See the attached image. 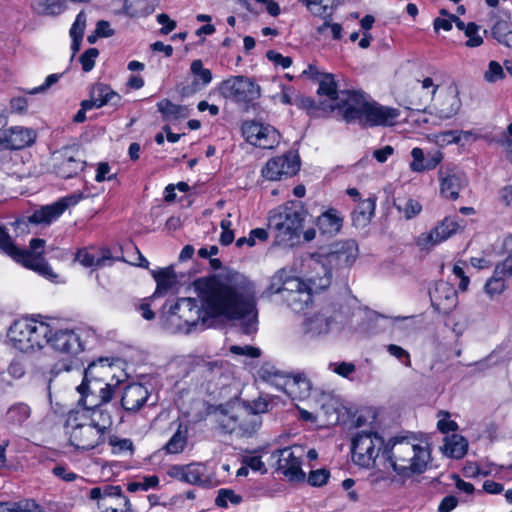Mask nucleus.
<instances>
[{
    "instance_id": "obj_45",
    "label": "nucleus",
    "mask_w": 512,
    "mask_h": 512,
    "mask_svg": "<svg viewBox=\"0 0 512 512\" xmlns=\"http://www.w3.org/2000/svg\"><path fill=\"white\" fill-rule=\"evenodd\" d=\"M187 445V431L181 429V425L169 441L164 446V449L169 454H177L184 450Z\"/></svg>"
},
{
    "instance_id": "obj_36",
    "label": "nucleus",
    "mask_w": 512,
    "mask_h": 512,
    "mask_svg": "<svg viewBox=\"0 0 512 512\" xmlns=\"http://www.w3.org/2000/svg\"><path fill=\"white\" fill-rule=\"evenodd\" d=\"M350 91H343L341 96H338L337 92V84L334 80V76L332 74H322L321 79H319V87L317 93L319 95H326L332 101H335L333 105H331L332 110H337V104L341 101L342 98H346V93Z\"/></svg>"
},
{
    "instance_id": "obj_2",
    "label": "nucleus",
    "mask_w": 512,
    "mask_h": 512,
    "mask_svg": "<svg viewBox=\"0 0 512 512\" xmlns=\"http://www.w3.org/2000/svg\"><path fill=\"white\" fill-rule=\"evenodd\" d=\"M358 247L354 240L339 242L334 249L320 255L314 262L313 271L308 284L298 277L286 281L285 293L282 297L286 305L295 312H301L312 302V293L325 290L331 284L332 269L350 267L357 257Z\"/></svg>"
},
{
    "instance_id": "obj_30",
    "label": "nucleus",
    "mask_w": 512,
    "mask_h": 512,
    "mask_svg": "<svg viewBox=\"0 0 512 512\" xmlns=\"http://www.w3.org/2000/svg\"><path fill=\"white\" fill-rule=\"evenodd\" d=\"M45 246V240L40 238H33L29 243V252L37 259V261L33 260L32 263L34 265H25L28 268H31L40 274L47 276L49 278L56 277L53 273L51 267L44 261L42 258L43 248Z\"/></svg>"
},
{
    "instance_id": "obj_15",
    "label": "nucleus",
    "mask_w": 512,
    "mask_h": 512,
    "mask_svg": "<svg viewBox=\"0 0 512 512\" xmlns=\"http://www.w3.org/2000/svg\"><path fill=\"white\" fill-rule=\"evenodd\" d=\"M85 161L80 157V152L74 147H64L53 154L54 172L63 179L76 176L84 169Z\"/></svg>"
},
{
    "instance_id": "obj_18",
    "label": "nucleus",
    "mask_w": 512,
    "mask_h": 512,
    "mask_svg": "<svg viewBox=\"0 0 512 512\" xmlns=\"http://www.w3.org/2000/svg\"><path fill=\"white\" fill-rule=\"evenodd\" d=\"M36 140L33 129L13 126L0 130V150H19L32 145Z\"/></svg>"
},
{
    "instance_id": "obj_12",
    "label": "nucleus",
    "mask_w": 512,
    "mask_h": 512,
    "mask_svg": "<svg viewBox=\"0 0 512 512\" xmlns=\"http://www.w3.org/2000/svg\"><path fill=\"white\" fill-rule=\"evenodd\" d=\"M83 198V193H73L53 204L42 206L26 218L16 220L14 225L16 228H20L22 225L27 226V223L50 224L58 219L68 207L76 205Z\"/></svg>"
},
{
    "instance_id": "obj_11",
    "label": "nucleus",
    "mask_w": 512,
    "mask_h": 512,
    "mask_svg": "<svg viewBox=\"0 0 512 512\" xmlns=\"http://www.w3.org/2000/svg\"><path fill=\"white\" fill-rule=\"evenodd\" d=\"M344 320L338 304H328L307 316L303 322L304 333L312 338L327 335L332 328Z\"/></svg>"
},
{
    "instance_id": "obj_24",
    "label": "nucleus",
    "mask_w": 512,
    "mask_h": 512,
    "mask_svg": "<svg viewBox=\"0 0 512 512\" xmlns=\"http://www.w3.org/2000/svg\"><path fill=\"white\" fill-rule=\"evenodd\" d=\"M89 498L97 501L99 509L108 508L109 500H115L116 503L124 504L125 507L130 506L129 499L123 495L122 489L118 485L94 487L89 491Z\"/></svg>"
},
{
    "instance_id": "obj_33",
    "label": "nucleus",
    "mask_w": 512,
    "mask_h": 512,
    "mask_svg": "<svg viewBox=\"0 0 512 512\" xmlns=\"http://www.w3.org/2000/svg\"><path fill=\"white\" fill-rule=\"evenodd\" d=\"M461 107V100L455 91H448L438 103L436 114L440 119H450L455 116Z\"/></svg>"
},
{
    "instance_id": "obj_37",
    "label": "nucleus",
    "mask_w": 512,
    "mask_h": 512,
    "mask_svg": "<svg viewBox=\"0 0 512 512\" xmlns=\"http://www.w3.org/2000/svg\"><path fill=\"white\" fill-rule=\"evenodd\" d=\"M467 448L468 442L463 436L452 434L445 438V443L442 449L446 456L461 459L466 455Z\"/></svg>"
},
{
    "instance_id": "obj_16",
    "label": "nucleus",
    "mask_w": 512,
    "mask_h": 512,
    "mask_svg": "<svg viewBox=\"0 0 512 512\" xmlns=\"http://www.w3.org/2000/svg\"><path fill=\"white\" fill-rule=\"evenodd\" d=\"M242 134L248 143L263 149H271L279 142V133L274 127L256 121H245Z\"/></svg>"
},
{
    "instance_id": "obj_13",
    "label": "nucleus",
    "mask_w": 512,
    "mask_h": 512,
    "mask_svg": "<svg viewBox=\"0 0 512 512\" xmlns=\"http://www.w3.org/2000/svg\"><path fill=\"white\" fill-rule=\"evenodd\" d=\"M167 475L175 480L201 487H212L214 481L206 464L193 462L187 465H172Z\"/></svg>"
},
{
    "instance_id": "obj_32",
    "label": "nucleus",
    "mask_w": 512,
    "mask_h": 512,
    "mask_svg": "<svg viewBox=\"0 0 512 512\" xmlns=\"http://www.w3.org/2000/svg\"><path fill=\"white\" fill-rule=\"evenodd\" d=\"M31 407L24 402L12 404L5 413V421L8 426L22 427L31 417Z\"/></svg>"
},
{
    "instance_id": "obj_57",
    "label": "nucleus",
    "mask_w": 512,
    "mask_h": 512,
    "mask_svg": "<svg viewBox=\"0 0 512 512\" xmlns=\"http://www.w3.org/2000/svg\"><path fill=\"white\" fill-rule=\"evenodd\" d=\"M329 368L338 375L346 378L356 370L355 365L350 362L330 363Z\"/></svg>"
},
{
    "instance_id": "obj_56",
    "label": "nucleus",
    "mask_w": 512,
    "mask_h": 512,
    "mask_svg": "<svg viewBox=\"0 0 512 512\" xmlns=\"http://www.w3.org/2000/svg\"><path fill=\"white\" fill-rule=\"evenodd\" d=\"M387 351L392 356L397 358L400 362H402L405 366H407V367L411 366L410 355L402 347L395 345V344H390L387 346Z\"/></svg>"
},
{
    "instance_id": "obj_20",
    "label": "nucleus",
    "mask_w": 512,
    "mask_h": 512,
    "mask_svg": "<svg viewBox=\"0 0 512 512\" xmlns=\"http://www.w3.org/2000/svg\"><path fill=\"white\" fill-rule=\"evenodd\" d=\"M277 457V470L284 474L290 481H303L305 473L301 469V459L290 447L273 452Z\"/></svg>"
},
{
    "instance_id": "obj_28",
    "label": "nucleus",
    "mask_w": 512,
    "mask_h": 512,
    "mask_svg": "<svg viewBox=\"0 0 512 512\" xmlns=\"http://www.w3.org/2000/svg\"><path fill=\"white\" fill-rule=\"evenodd\" d=\"M316 226L321 235L329 238L334 237L342 229L343 216L338 210L329 208L317 217Z\"/></svg>"
},
{
    "instance_id": "obj_46",
    "label": "nucleus",
    "mask_w": 512,
    "mask_h": 512,
    "mask_svg": "<svg viewBox=\"0 0 512 512\" xmlns=\"http://www.w3.org/2000/svg\"><path fill=\"white\" fill-rule=\"evenodd\" d=\"M243 501L240 494L235 493L234 490L229 488L219 489L215 498V504L221 508H227L229 504L233 506L239 505Z\"/></svg>"
},
{
    "instance_id": "obj_63",
    "label": "nucleus",
    "mask_w": 512,
    "mask_h": 512,
    "mask_svg": "<svg viewBox=\"0 0 512 512\" xmlns=\"http://www.w3.org/2000/svg\"><path fill=\"white\" fill-rule=\"evenodd\" d=\"M109 444L116 449L117 452L133 449V443L130 439H119L115 436L109 439Z\"/></svg>"
},
{
    "instance_id": "obj_54",
    "label": "nucleus",
    "mask_w": 512,
    "mask_h": 512,
    "mask_svg": "<svg viewBox=\"0 0 512 512\" xmlns=\"http://www.w3.org/2000/svg\"><path fill=\"white\" fill-rule=\"evenodd\" d=\"M258 375L264 381H274L284 377L283 373L270 364H264L258 371Z\"/></svg>"
},
{
    "instance_id": "obj_43",
    "label": "nucleus",
    "mask_w": 512,
    "mask_h": 512,
    "mask_svg": "<svg viewBox=\"0 0 512 512\" xmlns=\"http://www.w3.org/2000/svg\"><path fill=\"white\" fill-rule=\"evenodd\" d=\"M290 278L285 270H279L272 276L269 286L263 291V296L270 297L273 294H280L283 297L286 281L290 280Z\"/></svg>"
},
{
    "instance_id": "obj_35",
    "label": "nucleus",
    "mask_w": 512,
    "mask_h": 512,
    "mask_svg": "<svg viewBox=\"0 0 512 512\" xmlns=\"http://www.w3.org/2000/svg\"><path fill=\"white\" fill-rule=\"evenodd\" d=\"M375 212V199L362 200L352 212V224L357 228L366 227Z\"/></svg>"
},
{
    "instance_id": "obj_38",
    "label": "nucleus",
    "mask_w": 512,
    "mask_h": 512,
    "mask_svg": "<svg viewBox=\"0 0 512 512\" xmlns=\"http://www.w3.org/2000/svg\"><path fill=\"white\" fill-rule=\"evenodd\" d=\"M76 258L85 267H103L111 265L114 261L109 249H103L101 255H95L86 250H80Z\"/></svg>"
},
{
    "instance_id": "obj_52",
    "label": "nucleus",
    "mask_w": 512,
    "mask_h": 512,
    "mask_svg": "<svg viewBox=\"0 0 512 512\" xmlns=\"http://www.w3.org/2000/svg\"><path fill=\"white\" fill-rule=\"evenodd\" d=\"M99 55L97 48L87 49L79 58L84 72L91 71L95 66V60Z\"/></svg>"
},
{
    "instance_id": "obj_22",
    "label": "nucleus",
    "mask_w": 512,
    "mask_h": 512,
    "mask_svg": "<svg viewBox=\"0 0 512 512\" xmlns=\"http://www.w3.org/2000/svg\"><path fill=\"white\" fill-rule=\"evenodd\" d=\"M121 96L110 86L104 83H96L90 89V98L83 100L81 106L84 109L101 108L105 105H119Z\"/></svg>"
},
{
    "instance_id": "obj_5",
    "label": "nucleus",
    "mask_w": 512,
    "mask_h": 512,
    "mask_svg": "<svg viewBox=\"0 0 512 512\" xmlns=\"http://www.w3.org/2000/svg\"><path fill=\"white\" fill-rule=\"evenodd\" d=\"M104 359L97 362H91L84 370L82 383L77 387L81 395L79 403L86 410H92L96 413L99 408L110 402L117 388L116 385L108 383L106 380L110 375V365L103 364Z\"/></svg>"
},
{
    "instance_id": "obj_14",
    "label": "nucleus",
    "mask_w": 512,
    "mask_h": 512,
    "mask_svg": "<svg viewBox=\"0 0 512 512\" xmlns=\"http://www.w3.org/2000/svg\"><path fill=\"white\" fill-rule=\"evenodd\" d=\"M222 94L237 102L249 103L260 97L261 89L255 81L245 76H235L222 83Z\"/></svg>"
},
{
    "instance_id": "obj_25",
    "label": "nucleus",
    "mask_w": 512,
    "mask_h": 512,
    "mask_svg": "<svg viewBox=\"0 0 512 512\" xmlns=\"http://www.w3.org/2000/svg\"><path fill=\"white\" fill-rule=\"evenodd\" d=\"M412 161L409 164L410 170L416 173L435 169L443 160L444 156L440 150L424 153L423 149L415 147L411 151Z\"/></svg>"
},
{
    "instance_id": "obj_27",
    "label": "nucleus",
    "mask_w": 512,
    "mask_h": 512,
    "mask_svg": "<svg viewBox=\"0 0 512 512\" xmlns=\"http://www.w3.org/2000/svg\"><path fill=\"white\" fill-rule=\"evenodd\" d=\"M0 251L10 256L23 265H34L32 261L37 259L26 249L18 248L5 227L0 225Z\"/></svg>"
},
{
    "instance_id": "obj_10",
    "label": "nucleus",
    "mask_w": 512,
    "mask_h": 512,
    "mask_svg": "<svg viewBox=\"0 0 512 512\" xmlns=\"http://www.w3.org/2000/svg\"><path fill=\"white\" fill-rule=\"evenodd\" d=\"M384 447V440L377 433L361 431L352 439V460L360 467L370 468Z\"/></svg>"
},
{
    "instance_id": "obj_62",
    "label": "nucleus",
    "mask_w": 512,
    "mask_h": 512,
    "mask_svg": "<svg viewBox=\"0 0 512 512\" xmlns=\"http://www.w3.org/2000/svg\"><path fill=\"white\" fill-rule=\"evenodd\" d=\"M243 463L247 465L249 469L254 471H260L262 473H266L267 469L265 468V464L262 462L260 456H249L245 457Z\"/></svg>"
},
{
    "instance_id": "obj_44",
    "label": "nucleus",
    "mask_w": 512,
    "mask_h": 512,
    "mask_svg": "<svg viewBox=\"0 0 512 512\" xmlns=\"http://www.w3.org/2000/svg\"><path fill=\"white\" fill-rule=\"evenodd\" d=\"M498 267L495 266L494 273L491 278H489L484 286L485 292L490 296L501 294L505 290V279L510 277L506 275L504 271L502 273H498Z\"/></svg>"
},
{
    "instance_id": "obj_34",
    "label": "nucleus",
    "mask_w": 512,
    "mask_h": 512,
    "mask_svg": "<svg viewBox=\"0 0 512 512\" xmlns=\"http://www.w3.org/2000/svg\"><path fill=\"white\" fill-rule=\"evenodd\" d=\"M316 17L331 19L341 0H300Z\"/></svg>"
},
{
    "instance_id": "obj_4",
    "label": "nucleus",
    "mask_w": 512,
    "mask_h": 512,
    "mask_svg": "<svg viewBox=\"0 0 512 512\" xmlns=\"http://www.w3.org/2000/svg\"><path fill=\"white\" fill-rule=\"evenodd\" d=\"M382 456L398 476L409 478L426 470L430 461V450L428 446H422L414 439L394 437L385 445Z\"/></svg>"
},
{
    "instance_id": "obj_55",
    "label": "nucleus",
    "mask_w": 512,
    "mask_h": 512,
    "mask_svg": "<svg viewBox=\"0 0 512 512\" xmlns=\"http://www.w3.org/2000/svg\"><path fill=\"white\" fill-rule=\"evenodd\" d=\"M327 28H330L332 38L334 40H339L342 37V26L339 23H331V19H324V23L317 27V33L323 34Z\"/></svg>"
},
{
    "instance_id": "obj_42",
    "label": "nucleus",
    "mask_w": 512,
    "mask_h": 512,
    "mask_svg": "<svg viewBox=\"0 0 512 512\" xmlns=\"http://www.w3.org/2000/svg\"><path fill=\"white\" fill-rule=\"evenodd\" d=\"M190 70L194 75L195 79L193 81L194 89L190 91H185L184 94H188L196 91L197 86L201 84L202 86H207L212 81V73L209 69L203 67V63L200 59L194 60L191 63Z\"/></svg>"
},
{
    "instance_id": "obj_3",
    "label": "nucleus",
    "mask_w": 512,
    "mask_h": 512,
    "mask_svg": "<svg viewBox=\"0 0 512 512\" xmlns=\"http://www.w3.org/2000/svg\"><path fill=\"white\" fill-rule=\"evenodd\" d=\"M337 108L343 120L358 123L363 128L394 125L400 115L398 109L368 100L361 92L346 93V98L341 99Z\"/></svg>"
},
{
    "instance_id": "obj_23",
    "label": "nucleus",
    "mask_w": 512,
    "mask_h": 512,
    "mask_svg": "<svg viewBox=\"0 0 512 512\" xmlns=\"http://www.w3.org/2000/svg\"><path fill=\"white\" fill-rule=\"evenodd\" d=\"M458 224L445 218L438 226L428 233H422L417 237L416 243L421 249H430L441 243L456 232Z\"/></svg>"
},
{
    "instance_id": "obj_59",
    "label": "nucleus",
    "mask_w": 512,
    "mask_h": 512,
    "mask_svg": "<svg viewBox=\"0 0 512 512\" xmlns=\"http://www.w3.org/2000/svg\"><path fill=\"white\" fill-rule=\"evenodd\" d=\"M266 57L272 61L276 65H280L282 68L286 69L292 65V58L288 56H283L282 54L269 50L266 53Z\"/></svg>"
},
{
    "instance_id": "obj_60",
    "label": "nucleus",
    "mask_w": 512,
    "mask_h": 512,
    "mask_svg": "<svg viewBox=\"0 0 512 512\" xmlns=\"http://www.w3.org/2000/svg\"><path fill=\"white\" fill-rule=\"evenodd\" d=\"M52 474L65 482H73L79 477L76 473L69 471L64 465H56L52 469Z\"/></svg>"
},
{
    "instance_id": "obj_19",
    "label": "nucleus",
    "mask_w": 512,
    "mask_h": 512,
    "mask_svg": "<svg viewBox=\"0 0 512 512\" xmlns=\"http://www.w3.org/2000/svg\"><path fill=\"white\" fill-rule=\"evenodd\" d=\"M55 351L77 355L84 350L80 336L72 329H60L48 335V343Z\"/></svg>"
},
{
    "instance_id": "obj_64",
    "label": "nucleus",
    "mask_w": 512,
    "mask_h": 512,
    "mask_svg": "<svg viewBox=\"0 0 512 512\" xmlns=\"http://www.w3.org/2000/svg\"><path fill=\"white\" fill-rule=\"evenodd\" d=\"M457 504V497L453 495L445 496L439 503L438 512H451L454 508H456Z\"/></svg>"
},
{
    "instance_id": "obj_7",
    "label": "nucleus",
    "mask_w": 512,
    "mask_h": 512,
    "mask_svg": "<svg viewBox=\"0 0 512 512\" xmlns=\"http://www.w3.org/2000/svg\"><path fill=\"white\" fill-rule=\"evenodd\" d=\"M111 419H107L102 423L95 419H88L84 414L78 411H71L65 422L67 429H70L69 442L76 449L90 450L104 442V433L110 426Z\"/></svg>"
},
{
    "instance_id": "obj_39",
    "label": "nucleus",
    "mask_w": 512,
    "mask_h": 512,
    "mask_svg": "<svg viewBox=\"0 0 512 512\" xmlns=\"http://www.w3.org/2000/svg\"><path fill=\"white\" fill-rule=\"evenodd\" d=\"M152 276L157 283L154 296L165 295L176 284L177 277L171 267L153 271Z\"/></svg>"
},
{
    "instance_id": "obj_8",
    "label": "nucleus",
    "mask_w": 512,
    "mask_h": 512,
    "mask_svg": "<svg viewBox=\"0 0 512 512\" xmlns=\"http://www.w3.org/2000/svg\"><path fill=\"white\" fill-rule=\"evenodd\" d=\"M51 326L35 319H20L14 321L8 330V337L14 348L24 353L41 350L48 343Z\"/></svg>"
},
{
    "instance_id": "obj_61",
    "label": "nucleus",
    "mask_w": 512,
    "mask_h": 512,
    "mask_svg": "<svg viewBox=\"0 0 512 512\" xmlns=\"http://www.w3.org/2000/svg\"><path fill=\"white\" fill-rule=\"evenodd\" d=\"M157 22L163 25V27L160 29V32L164 35L169 34L176 28V22L171 20L170 17L165 13L157 15Z\"/></svg>"
},
{
    "instance_id": "obj_47",
    "label": "nucleus",
    "mask_w": 512,
    "mask_h": 512,
    "mask_svg": "<svg viewBox=\"0 0 512 512\" xmlns=\"http://www.w3.org/2000/svg\"><path fill=\"white\" fill-rule=\"evenodd\" d=\"M246 410H250L259 416L263 413H267L272 408V401L267 397H259L251 402L245 401L242 405Z\"/></svg>"
},
{
    "instance_id": "obj_26",
    "label": "nucleus",
    "mask_w": 512,
    "mask_h": 512,
    "mask_svg": "<svg viewBox=\"0 0 512 512\" xmlns=\"http://www.w3.org/2000/svg\"><path fill=\"white\" fill-rule=\"evenodd\" d=\"M148 396V389L143 384L131 383L123 390L121 405L126 411L136 412L146 403Z\"/></svg>"
},
{
    "instance_id": "obj_6",
    "label": "nucleus",
    "mask_w": 512,
    "mask_h": 512,
    "mask_svg": "<svg viewBox=\"0 0 512 512\" xmlns=\"http://www.w3.org/2000/svg\"><path fill=\"white\" fill-rule=\"evenodd\" d=\"M307 210L299 201L287 203L272 210L269 216V227L275 232L277 245H292L299 238Z\"/></svg>"
},
{
    "instance_id": "obj_58",
    "label": "nucleus",
    "mask_w": 512,
    "mask_h": 512,
    "mask_svg": "<svg viewBox=\"0 0 512 512\" xmlns=\"http://www.w3.org/2000/svg\"><path fill=\"white\" fill-rule=\"evenodd\" d=\"M230 352L235 355H245L250 358H258L261 355V350L253 346H238L233 345L230 347Z\"/></svg>"
},
{
    "instance_id": "obj_21",
    "label": "nucleus",
    "mask_w": 512,
    "mask_h": 512,
    "mask_svg": "<svg viewBox=\"0 0 512 512\" xmlns=\"http://www.w3.org/2000/svg\"><path fill=\"white\" fill-rule=\"evenodd\" d=\"M429 294L432 307L439 313L448 314L457 305V291L448 282H437Z\"/></svg>"
},
{
    "instance_id": "obj_17",
    "label": "nucleus",
    "mask_w": 512,
    "mask_h": 512,
    "mask_svg": "<svg viewBox=\"0 0 512 512\" xmlns=\"http://www.w3.org/2000/svg\"><path fill=\"white\" fill-rule=\"evenodd\" d=\"M300 169V159L295 153L288 152L274 157L262 169V175L267 180L277 181L282 177H291Z\"/></svg>"
},
{
    "instance_id": "obj_1",
    "label": "nucleus",
    "mask_w": 512,
    "mask_h": 512,
    "mask_svg": "<svg viewBox=\"0 0 512 512\" xmlns=\"http://www.w3.org/2000/svg\"><path fill=\"white\" fill-rule=\"evenodd\" d=\"M198 300L180 298L170 306L171 316H178L189 328L209 327L215 318L241 320V333L257 330V301L254 284L243 274L229 270L222 274L201 277L193 282Z\"/></svg>"
},
{
    "instance_id": "obj_50",
    "label": "nucleus",
    "mask_w": 512,
    "mask_h": 512,
    "mask_svg": "<svg viewBox=\"0 0 512 512\" xmlns=\"http://www.w3.org/2000/svg\"><path fill=\"white\" fill-rule=\"evenodd\" d=\"M504 248L507 252L506 258L498 263L496 266L498 267V273H502L504 271L506 275L512 276V235H509L504 240Z\"/></svg>"
},
{
    "instance_id": "obj_29",
    "label": "nucleus",
    "mask_w": 512,
    "mask_h": 512,
    "mask_svg": "<svg viewBox=\"0 0 512 512\" xmlns=\"http://www.w3.org/2000/svg\"><path fill=\"white\" fill-rule=\"evenodd\" d=\"M311 383L304 374L286 376L284 391L292 398L302 400L310 395Z\"/></svg>"
},
{
    "instance_id": "obj_40",
    "label": "nucleus",
    "mask_w": 512,
    "mask_h": 512,
    "mask_svg": "<svg viewBox=\"0 0 512 512\" xmlns=\"http://www.w3.org/2000/svg\"><path fill=\"white\" fill-rule=\"evenodd\" d=\"M158 111L166 121L186 118L189 115V109L186 106L174 104L169 99H163L157 103Z\"/></svg>"
},
{
    "instance_id": "obj_49",
    "label": "nucleus",
    "mask_w": 512,
    "mask_h": 512,
    "mask_svg": "<svg viewBox=\"0 0 512 512\" xmlns=\"http://www.w3.org/2000/svg\"><path fill=\"white\" fill-rule=\"evenodd\" d=\"M34 506V500L23 499L17 502H0V512H29Z\"/></svg>"
},
{
    "instance_id": "obj_51",
    "label": "nucleus",
    "mask_w": 512,
    "mask_h": 512,
    "mask_svg": "<svg viewBox=\"0 0 512 512\" xmlns=\"http://www.w3.org/2000/svg\"><path fill=\"white\" fill-rule=\"evenodd\" d=\"M505 77L502 66L496 61H490L488 70L484 73V79L489 83H494Z\"/></svg>"
},
{
    "instance_id": "obj_31",
    "label": "nucleus",
    "mask_w": 512,
    "mask_h": 512,
    "mask_svg": "<svg viewBox=\"0 0 512 512\" xmlns=\"http://www.w3.org/2000/svg\"><path fill=\"white\" fill-rule=\"evenodd\" d=\"M439 175L441 194L446 198L456 200L459 196V191L465 186L464 178L455 173L442 176V171H439Z\"/></svg>"
},
{
    "instance_id": "obj_9",
    "label": "nucleus",
    "mask_w": 512,
    "mask_h": 512,
    "mask_svg": "<svg viewBox=\"0 0 512 512\" xmlns=\"http://www.w3.org/2000/svg\"><path fill=\"white\" fill-rule=\"evenodd\" d=\"M219 410L222 415L218 419V425L224 433L235 434L237 437H252L262 425L261 416L243 407L232 415H227L222 408Z\"/></svg>"
},
{
    "instance_id": "obj_41",
    "label": "nucleus",
    "mask_w": 512,
    "mask_h": 512,
    "mask_svg": "<svg viewBox=\"0 0 512 512\" xmlns=\"http://www.w3.org/2000/svg\"><path fill=\"white\" fill-rule=\"evenodd\" d=\"M31 8L38 15L56 16L61 14L66 6L65 0H31Z\"/></svg>"
},
{
    "instance_id": "obj_48",
    "label": "nucleus",
    "mask_w": 512,
    "mask_h": 512,
    "mask_svg": "<svg viewBox=\"0 0 512 512\" xmlns=\"http://www.w3.org/2000/svg\"><path fill=\"white\" fill-rule=\"evenodd\" d=\"M397 210L403 214L404 218L410 220L422 211V205L419 201L409 198L404 204H395Z\"/></svg>"
},
{
    "instance_id": "obj_53",
    "label": "nucleus",
    "mask_w": 512,
    "mask_h": 512,
    "mask_svg": "<svg viewBox=\"0 0 512 512\" xmlns=\"http://www.w3.org/2000/svg\"><path fill=\"white\" fill-rule=\"evenodd\" d=\"M329 475V471L325 469L313 470L309 473L308 483L314 487L323 486L328 481Z\"/></svg>"
}]
</instances>
